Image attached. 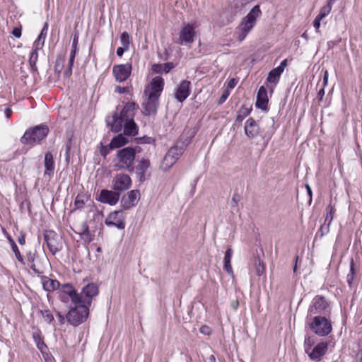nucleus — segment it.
Instances as JSON below:
<instances>
[{
	"label": "nucleus",
	"instance_id": "1",
	"mask_svg": "<svg viewBox=\"0 0 362 362\" xmlns=\"http://www.w3.org/2000/svg\"><path fill=\"white\" fill-rule=\"evenodd\" d=\"M49 133V127L45 124H40L28 128L21 137L20 141L24 145L33 146L45 139Z\"/></svg>",
	"mask_w": 362,
	"mask_h": 362
},
{
	"label": "nucleus",
	"instance_id": "2",
	"mask_svg": "<svg viewBox=\"0 0 362 362\" xmlns=\"http://www.w3.org/2000/svg\"><path fill=\"white\" fill-rule=\"evenodd\" d=\"M307 324L310 330L319 337H326L332 331V325L329 317L322 315L310 317V321L307 320Z\"/></svg>",
	"mask_w": 362,
	"mask_h": 362
},
{
	"label": "nucleus",
	"instance_id": "3",
	"mask_svg": "<svg viewBox=\"0 0 362 362\" xmlns=\"http://www.w3.org/2000/svg\"><path fill=\"white\" fill-rule=\"evenodd\" d=\"M262 11L259 4L255 5L250 12L243 18L239 29L240 33L238 35L239 41H242L247 36L248 33L254 28L256 24L257 19L262 16Z\"/></svg>",
	"mask_w": 362,
	"mask_h": 362
},
{
	"label": "nucleus",
	"instance_id": "4",
	"mask_svg": "<svg viewBox=\"0 0 362 362\" xmlns=\"http://www.w3.org/2000/svg\"><path fill=\"white\" fill-rule=\"evenodd\" d=\"M136 158L133 152L128 146L122 148L117 151L115 158L114 159L115 166L119 170H127L132 173L134 170V163Z\"/></svg>",
	"mask_w": 362,
	"mask_h": 362
},
{
	"label": "nucleus",
	"instance_id": "5",
	"mask_svg": "<svg viewBox=\"0 0 362 362\" xmlns=\"http://www.w3.org/2000/svg\"><path fill=\"white\" fill-rule=\"evenodd\" d=\"M27 260L30 269L38 275L44 274L45 269L49 264L45 250L41 254H38L37 250H29L27 253Z\"/></svg>",
	"mask_w": 362,
	"mask_h": 362
},
{
	"label": "nucleus",
	"instance_id": "6",
	"mask_svg": "<svg viewBox=\"0 0 362 362\" xmlns=\"http://www.w3.org/2000/svg\"><path fill=\"white\" fill-rule=\"evenodd\" d=\"M89 315V307L82 303L74 305L66 315V321L77 327L86 320Z\"/></svg>",
	"mask_w": 362,
	"mask_h": 362
},
{
	"label": "nucleus",
	"instance_id": "7",
	"mask_svg": "<svg viewBox=\"0 0 362 362\" xmlns=\"http://www.w3.org/2000/svg\"><path fill=\"white\" fill-rule=\"evenodd\" d=\"M330 314L331 307L326 298L322 296H316L308 308L307 320L313 315L329 317Z\"/></svg>",
	"mask_w": 362,
	"mask_h": 362
},
{
	"label": "nucleus",
	"instance_id": "8",
	"mask_svg": "<svg viewBox=\"0 0 362 362\" xmlns=\"http://www.w3.org/2000/svg\"><path fill=\"white\" fill-rule=\"evenodd\" d=\"M59 298L65 303L71 300L74 305L80 304L81 300L80 293L70 284L62 285L59 291Z\"/></svg>",
	"mask_w": 362,
	"mask_h": 362
},
{
	"label": "nucleus",
	"instance_id": "9",
	"mask_svg": "<svg viewBox=\"0 0 362 362\" xmlns=\"http://www.w3.org/2000/svg\"><path fill=\"white\" fill-rule=\"evenodd\" d=\"M165 81L163 77L158 76L152 78L144 89V95L153 98H160L163 90Z\"/></svg>",
	"mask_w": 362,
	"mask_h": 362
},
{
	"label": "nucleus",
	"instance_id": "10",
	"mask_svg": "<svg viewBox=\"0 0 362 362\" xmlns=\"http://www.w3.org/2000/svg\"><path fill=\"white\" fill-rule=\"evenodd\" d=\"M132 186V179L129 175L119 173L116 175L112 180V189L117 191L120 195L122 192L129 189Z\"/></svg>",
	"mask_w": 362,
	"mask_h": 362
},
{
	"label": "nucleus",
	"instance_id": "11",
	"mask_svg": "<svg viewBox=\"0 0 362 362\" xmlns=\"http://www.w3.org/2000/svg\"><path fill=\"white\" fill-rule=\"evenodd\" d=\"M189 141L185 140L181 143V145H179L180 141H177V144L172 146L165 154V159L168 157H170V162L168 163V168H172L173 165L178 160L180 156L184 153L185 147L189 144Z\"/></svg>",
	"mask_w": 362,
	"mask_h": 362
},
{
	"label": "nucleus",
	"instance_id": "12",
	"mask_svg": "<svg viewBox=\"0 0 362 362\" xmlns=\"http://www.w3.org/2000/svg\"><path fill=\"white\" fill-rule=\"evenodd\" d=\"M125 217L124 216L123 209L116 210L111 212L105 221V224L107 226H115L118 229H124L125 228Z\"/></svg>",
	"mask_w": 362,
	"mask_h": 362
},
{
	"label": "nucleus",
	"instance_id": "13",
	"mask_svg": "<svg viewBox=\"0 0 362 362\" xmlns=\"http://www.w3.org/2000/svg\"><path fill=\"white\" fill-rule=\"evenodd\" d=\"M98 294V286L90 283L86 285L80 293L81 303L90 306L93 298Z\"/></svg>",
	"mask_w": 362,
	"mask_h": 362
},
{
	"label": "nucleus",
	"instance_id": "14",
	"mask_svg": "<svg viewBox=\"0 0 362 362\" xmlns=\"http://www.w3.org/2000/svg\"><path fill=\"white\" fill-rule=\"evenodd\" d=\"M140 191L139 189H132L123 195L121 198V206L123 210H129L137 204L140 199Z\"/></svg>",
	"mask_w": 362,
	"mask_h": 362
},
{
	"label": "nucleus",
	"instance_id": "15",
	"mask_svg": "<svg viewBox=\"0 0 362 362\" xmlns=\"http://www.w3.org/2000/svg\"><path fill=\"white\" fill-rule=\"evenodd\" d=\"M132 65L130 63L115 65L112 73L118 82L125 81L131 76Z\"/></svg>",
	"mask_w": 362,
	"mask_h": 362
},
{
	"label": "nucleus",
	"instance_id": "16",
	"mask_svg": "<svg viewBox=\"0 0 362 362\" xmlns=\"http://www.w3.org/2000/svg\"><path fill=\"white\" fill-rule=\"evenodd\" d=\"M119 197L120 194L117 191L103 189L100 190L96 200L103 204L114 206L119 202Z\"/></svg>",
	"mask_w": 362,
	"mask_h": 362
},
{
	"label": "nucleus",
	"instance_id": "17",
	"mask_svg": "<svg viewBox=\"0 0 362 362\" xmlns=\"http://www.w3.org/2000/svg\"><path fill=\"white\" fill-rule=\"evenodd\" d=\"M191 82L187 80H182L176 88L174 97L180 103H183L189 95Z\"/></svg>",
	"mask_w": 362,
	"mask_h": 362
},
{
	"label": "nucleus",
	"instance_id": "18",
	"mask_svg": "<svg viewBox=\"0 0 362 362\" xmlns=\"http://www.w3.org/2000/svg\"><path fill=\"white\" fill-rule=\"evenodd\" d=\"M142 114L144 116H150L151 115H156L159 107V99L147 96V99L142 103Z\"/></svg>",
	"mask_w": 362,
	"mask_h": 362
},
{
	"label": "nucleus",
	"instance_id": "19",
	"mask_svg": "<svg viewBox=\"0 0 362 362\" xmlns=\"http://www.w3.org/2000/svg\"><path fill=\"white\" fill-rule=\"evenodd\" d=\"M196 32L192 25L189 23H183V26L180 33V40L185 44H190L194 42Z\"/></svg>",
	"mask_w": 362,
	"mask_h": 362
},
{
	"label": "nucleus",
	"instance_id": "20",
	"mask_svg": "<svg viewBox=\"0 0 362 362\" xmlns=\"http://www.w3.org/2000/svg\"><path fill=\"white\" fill-rule=\"evenodd\" d=\"M328 349V343L321 341L318 343L308 354L310 358L313 361H320Z\"/></svg>",
	"mask_w": 362,
	"mask_h": 362
},
{
	"label": "nucleus",
	"instance_id": "21",
	"mask_svg": "<svg viewBox=\"0 0 362 362\" xmlns=\"http://www.w3.org/2000/svg\"><path fill=\"white\" fill-rule=\"evenodd\" d=\"M134 116L135 113H132L130 117L124 119L123 134L127 136H136L139 134V126L134 119Z\"/></svg>",
	"mask_w": 362,
	"mask_h": 362
},
{
	"label": "nucleus",
	"instance_id": "22",
	"mask_svg": "<svg viewBox=\"0 0 362 362\" xmlns=\"http://www.w3.org/2000/svg\"><path fill=\"white\" fill-rule=\"evenodd\" d=\"M269 98L267 96V88L262 86L258 90L255 107L262 111H268Z\"/></svg>",
	"mask_w": 362,
	"mask_h": 362
},
{
	"label": "nucleus",
	"instance_id": "23",
	"mask_svg": "<svg viewBox=\"0 0 362 362\" xmlns=\"http://www.w3.org/2000/svg\"><path fill=\"white\" fill-rule=\"evenodd\" d=\"M260 128L254 118H248L245 124V134L250 139L255 138L259 133Z\"/></svg>",
	"mask_w": 362,
	"mask_h": 362
},
{
	"label": "nucleus",
	"instance_id": "24",
	"mask_svg": "<svg viewBox=\"0 0 362 362\" xmlns=\"http://www.w3.org/2000/svg\"><path fill=\"white\" fill-rule=\"evenodd\" d=\"M151 163L149 159L148 158H141L139 164L135 166V173L137 175L139 181L142 183L144 182L146 178V170L150 168Z\"/></svg>",
	"mask_w": 362,
	"mask_h": 362
},
{
	"label": "nucleus",
	"instance_id": "25",
	"mask_svg": "<svg viewBox=\"0 0 362 362\" xmlns=\"http://www.w3.org/2000/svg\"><path fill=\"white\" fill-rule=\"evenodd\" d=\"M129 139L123 133H119L117 135L113 136L109 144V148L116 149L124 148L125 145L129 144Z\"/></svg>",
	"mask_w": 362,
	"mask_h": 362
},
{
	"label": "nucleus",
	"instance_id": "26",
	"mask_svg": "<svg viewBox=\"0 0 362 362\" xmlns=\"http://www.w3.org/2000/svg\"><path fill=\"white\" fill-rule=\"evenodd\" d=\"M41 282L43 288L47 292H52L61 288L60 283L56 279H49L47 276H41Z\"/></svg>",
	"mask_w": 362,
	"mask_h": 362
},
{
	"label": "nucleus",
	"instance_id": "27",
	"mask_svg": "<svg viewBox=\"0 0 362 362\" xmlns=\"http://www.w3.org/2000/svg\"><path fill=\"white\" fill-rule=\"evenodd\" d=\"M124 119L117 117V112H115L112 115V122H110L106 119L107 125L110 127L111 132L114 133H119L122 128L124 129Z\"/></svg>",
	"mask_w": 362,
	"mask_h": 362
},
{
	"label": "nucleus",
	"instance_id": "28",
	"mask_svg": "<svg viewBox=\"0 0 362 362\" xmlns=\"http://www.w3.org/2000/svg\"><path fill=\"white\" fill-rule=\"evenodd\" d=\"M139 109V105L135 102H128L122 109L117 117L126 119L130 117L132 113H134L136 110Z\"/></svg>",
	"mask_w": 362,
	"mask_h": 362
},
{
	"label": "nucleus",
	"instance_id": "29",
	"mask_svg": "<svg viewBox=\"0 0 362 362\" xmlns=\"http://www.w3.org/2000/svg\"><path fill=\"white\" fill-rule=\"evenodd\" d=\"M54 160L53 155L50 151H47L45 154V175H51L54 173Z\"/></svg>",
	"mask_w": 362,
	"mask_h": 362
},
{
	"label": "nucleus",
	"instance_id": "30",
	"mask_svg": "<svg viewBox=\"0 0 362 362\" xmlns=\"http://www.w3.org/2000/svg\"><path fill=\"white\" fill-rule=\"evenodd\" d=\"M48 30V23L46 22L44 24V26L38 35L36 40L34 42L33 47L36 48V49H42L44 44H45V40L47 36Z\"/></svg>",
	"mask_w": 362,
	"mask_h": 362
},
{
	"label": "nucleus",
	"instance_id": "31",
	"mask_svg": "<svg viewBox=\"0 0 362 362\" xmlns=\"http://www.w3.org/2000/svg\"><path fill=\"white\" fill-rule=\"evenodd\" d=\"M33 339L35 343L36 344L37 349L40 351V352L42 354H47V351H48V347L44 342L42 338L41 337L40 331L33 333Z\"/></svg>",
	"mask_w": 362,
	"mask_h": 362
},
{
	"label": "nucleus",
	"instance_id": "32",
	"mask_svg": "<svg viewBox=\"0 0 362 362\" xmlns=\"http://www.w3.org/2000/svg\"><path fill=\"white\" fill-rule=\"evenodd\" d=\"M233 257V250H226L223 258V269L231 276H233V271L231 267V259Z\"/></svg>",
	"mask_w": 362,
	"mask_h": 362
},
{
	"label": "nucleus",
	"instance_id": "33",
	"mask_svg": "<svg viewBox=\"0 0 362 362\" xmlns=\"http://www.w3.org/2000/svg\"><path fill=\"white\" fill-rule=\"evenodd\" d=\"M253 261L256 274L259 276L264 274L265 272V265L261 259L260 255L259 253H257V255L254 257Z\"/></svg>",
	"mask_w": 362,
	"mask_h": 362
},
{
	"label": "nucleus",
	"instance_id": "34",
	"mask_svg": "<svg viewBox=\"0 0 362 362\" xmlns=\"http://www.w3.org/2000/svg\"><path fill=\"white\" fill-rule=\"evenodd\" d=\"M355 276H356L355 264H354V259L351 258L350 260L349 273L346 276V282L350 288L353 287Z\"/></svg>",
	"mask_w": 362,
	"mask_h": 362
},
{
	"label": "nucleus",
	"instance_id": "35",
	"mask_svg": "<svg viewBox=\"0 0 362 362\" xmlns=\"http://www.w3.org/2000/svg\"><path fill=\"white\" fill-rule=\"evenodd\" d=\"M90 196H87L85 194H78L74 201V206L76 209H81L83 208L86 202L88 201Z\"/></svg>",
	"mask_w": 362,
	"mask_h": 362
},
{
	"label": "nucleus",
	"instance_id": "36",
	"mask_svg": "<svg viewBox=\"0 0 362 362\" xmlns=\"http://www.w3.org/2000/svg\"><path fill=\"white\" fill-rule=\"evenodd\" d=\"M81 238L87 243L92 241L91 235L87 222H83L81 226V232L80 233Z\"/></svg>",
	"mask_w": 362,
	"mask_h": 362
},
{
	"label": "nucleus",
	"instance_id": "37",
	"mask_svg": "<svg viewBox=\"0 0 362 362\" xmlns=\"http://www.w3.org/2000/svg\"><path fill=\"white\" fill-rule=\"evenodd\" d=\"M64 59L61 55L57 57L54 66V71L57 77L59 78L60 74L64 68Z\"/></svg>",
	"mask_w": 362,
	"mask_h": 362
},
{
	"label": "nucleus",
	"instance_id": "38",
	"mask_svg": "<svg viewBox=\"0 0 362 362\" xmlns=\"http://www.w3.org/2000/svg\"><path fill=\"white\" fill-rule=\"evenodd\" d=\"M134 141L137 144H153L156 146V140L155 138L144 135L141 137L134 138Z\"/></svg>",
	"mask_w": 362,
	"mask_h": 362
},
{
	"label": "nucleus",
	"instance_id": "39",
	"mask_svg": "<svg viewBox=\"0 0 362 362\" xmlns=\"http://www.w3.org/2000/svg\"><path fill=\"white\" fill-rule=\"evenodd\" d=\"M334 213V206L330 202L329 205L326 207V217L325 220V223H328V226H330L333 220Z\"/></svg>",
	"mask_w": 362,
	"mask_h": 362
},
{
	"label": "nucleus",
	"instance_id": "40",
	"mask_svg": "<svg viewBox=\"0 0 362 362\" xmlns=\"http://www.w3.org/2000/svg\"><path fill=\"white\" fill-rule=\"evenodd\" d=\"M39 313L42 315L44 320L48 324H53L54 321L53 314L49 309L39 310Z\"/></svg>",
	"mask_w": 362,
	"mask_h": 362
},
{
	"label": "nucleus",
	"instance_id": "41",
	"mask_svg": "<svg viewBox=\"0 0 362 362\" xmlns=\"http://www.w3.org/2000/svg\"><path fill=\"white\" fill-rule=\"evenodd\" d=\"M334 2V1H330V0H328L327 4L321 8L320 13L317 16L322 19L325 18L330 13L332 10V6Z\"/></svg>",
	"mask_w": 362,
	"mask_h": 362
},
{
	"label": "nucleus",
	"instance_id": "42",
	"mask_svg": "<svg viewBox=\"0 0 362 362\" xmlns=\"http://www.w3.org/2000/svg\"><path fill=\"white\" fill-rule=\"evenodd\" d=\"M281 75L278 74V73L272 69L268 74L267 81L269 83L276 84L280 78Z\"/></svg>",
	"mask_w": 362,
	"mask_h": 362
},
{
	"label": "nucleus",
	"instance_id": "43",
	"mask_svg": "<svg viewBox=\"0 0 362 362\" xmlns=\"http://www.w3.org/2000/svg\"><path fill=\"white\" fill-rule=\"evenodd\" d=\"M51 235H54V233L50 232L49 234L44 235V239L47 244V246L48 247V249H58L54 244L56 240L53 238L50 237Z\"/></svg>",
	"mask_w": 362,
	"mask_h": 362
},
{
	"label": "nucleus",
	"instance_id": "44",
	"mask_svg": "<svg viewBox=\"0 0 362 362\" xmlns=\"http://www.w3.org/2000/svg\"><path fill=\"white\" fill-rule=\"evenodd\" d=\"M240 200V196L238 193L235 192L233 197H232V204H231V212H238V204Z\"/></svg>",
	"mask_w": 362,
	"mask_h": 362
},
{
	"label": "nucleus",
	"instance_id": "45",
	"mask_svg": "<svg viewBox=\"0 0 362 362\" xmlns=\"http://www.w3.org/2000/svg\"><path fill=\"white\" fill-rule=\"evenodd\" d=\"M315 344L314 339L311 337L307 336L305 338V351L306 354H309L310 351L313 349L312 346Z\"/></svg>",
	"mask_w": 362,
	"mask_h": 362
},
{
	"label": "nucleus",
	"instance_id": "46",
	"mask_svg": "<svg viewBox=\"0 0 362 362\" xmlns=\"http://www.w3.org/2000/svg\"><path fill=\"white\" fill-rule=\"evenodd\" d=\"M120 41H121V43H122V46H124V47H126L127 48L129 47L130 36H129V33L127 31H124L120 35Z\"/></svg>",
	"mask_w": 362,
	"mask_h": 362
},
{
	"label": "nucleus",
	"instance_id": "47",
	"mask_svg": "<svg viewBox=\"0 0 362 362\" xmlns=\"http://www.w3.org/2000/svg\"><path fill=\"white\" fill-rule=\"evenodd\" d=\"M38 50L39 49H36V48L34 47L31 52L28 61L30 66H34V65L36 64L38 59Z\"/></svg>",
	"mask_w": 362,
	"mask_h": 362
},
{
	"label": "nucleus",
	"instance_id": "48",
	"mask_svg": "<svg viewBox=\"0 0 362 362\" xmlns=\"http://www.w3.org/2000/svg\"><path fill=\"white\" fill-rule=\"evenodd\" d=\"M113 149L109 148V144L107 145H104L102 142L100 144V154L103 157L104 159L106 158L107 156L110 153L111 151Z\"/></svg>",
	"mask_w": 362,
	"mask_h": 362
},
{
	"label": "nucleus",
	"instance_id": "49",
	"mask_svg": "<svg viewBox=\"0 0 362 362\" xmlns=\"http://www.w3.org/2000/svg\"><path fill=\"white\" fill-rule=\"evenodd\" d=\"M252 110V107L248 108L246 107L245 105H243L238 110V113L243 118H245L250 114Z\"/></svg>",
	"mask_w": 362,
	"mask_h": 362
},
{
	"label": "nucleus",
	"instance_id": "50",
	"mask_svg": "<svg viewBox=\"0 0 362 362\" xmlns=\"http://www.w3.org/2000/svg\"><path fill=\"white\" fill-rule=\"evenodd\" d=\"M229 94H230L229 91L227 89L224 90L222 93V95L217 100V105H222L226 100V99L229 96Z\"/></svg>",
	"mask_w": 362,
	"mask_h": 362
},
{
	"label": "nucleus",
	"instance_id": "51",
	"mask_svg": "<svg viewBox=\"0 0 362 362\" xmlns=\"http://www.w3.org/2000/svg\"><path fill=\"white\" fill-rule=\"evenodd\" d=\"M175 64L173 62H167L163 64V71L165 74L169 73L173 68Z\"/></svg>",
	"mask_w": 362,
	"mask_h": 362
},
{
	"label": "nucleus",
	"instance_id": "52",
	"mask_svg": "<svg viewBox=\"0 0 362 362\" xmlns=\"http://www.w3.org/2000/svg\"><path fill=\"white\" fill-rule=\"evenodd\" d=\"M151 71L155 74H160L163 71L162 64H153L151 66Z\"/></svg>",
	"mask_w": 362,
	"mask_h": 362
},
{
	"label": "nucleus",
	"instance_id": "53",
	"mask_svg": "<svg viewBox=\"0 0 362 362\" xmlns=\"http://www.w3.org/2000/svg\"><path fill=\"white\" fill-rule=\"evenodd\" d=\"M12 35L16 37V38H19L21 36V34H22V27L21 25L20 26H16V27H14L12 32H11Z\"/></svg>",
	"mask_w": 362,
	"mask_h": 362
},
{
	"label": "nucleus",
	"instance_id": "54",
	"mask_svg": "<svg viewBox=\"0 0 362 362\" xmlns=\"http://www.w3.org/2000/svg\"><path fill=\"white\" fill-rule=\"evenodd\" d=\"M199 331L202 334L208 336L210 335L211 333V329L207 325H202L200 327Z\"/></svg>",
	"mask_w": 362,
	"mask_h": 362
},
{
	"label": "nucleus",
	"instance_id": "55",
	"mask_svg": "<svg viewBox=\"0 0 362 362\" xmlns=\"http://www.w3.org/2000/svg\"><path fill=\"white\" fill-rule=\"evenodd\" d=\"M115 92L119 93L120 94L128 93L129 92V88L128 86L121 87L117 86L115 87Z\"/></svg>",
	"mask_w": 362,
	"mask_h": 362
},
{
	"label": "nucleus",
	"instance_id": "56",
	"mask_svg": "<svg viewBox=\"0 0 362 362\" xmlns=\"http://www.w3.org/2000/svg\"><path fill=\"white\" fill-rule=\"evenodd\" d=\"M322 19L320 18V17L318 16H316L314 21H313V26L314 28H315V31L317 33H320V21H322Z\"/></svg>",
	"mask_w": 362,
	"mask_h": 362
},
{
	"label": "nucleus",
	"instance_id": "57",
	"mask_svg": "<svg viewBox=\"0 0 362 362\" xmlns=\"http://www.w3.org/2000/svg\"><path fill=\"white\" fill-rule=\"evenodd\" d=\"M170 162V157H168L167 160L165 159V156L163 158V163H162V168L163 171L166 172L168 171L171 168L168 167V163Z\"/></svg>",
	"mask_w": 362,
	"mask_h": 362
},
{
	"label": "nucleus",
	"instance_id": "58",
	"mask_svg": "<svg viewBox=\"0 0 362 362\" xmlns=\"http://www.w3.org/2000/svg\"><path fill=\"white\" fill-rule=\"evenodd\" d=\"M78 37H79V34H78V31L76 30L74 34L73 42H72V48L78 49L77 45H78Z\"/></svg>",
	"mask_w": 362,
	"mask_h": 362
},
{
	"label": "nucleus",
	"instance_id": "59",
	"mask_svg": "<svg viewBox=\"0 0 362 362\" xmlns=\"http://www.w3.org/2000/svg\"><path fill=\"white\" fill-rule=\"evenodd\" d=\"M329 226H328V223H324L323 225L321 226L320 228V232L321 233V236H322L325 233H327L329 232Z\"/></svg>",
	"mask_w": 362,
	"mask_h": 362
},
{
	"label": "nucleus",
	"instance_id": "60",
	"mask_svg": "<svg viewBox=\"0 0 362 362\" xmlns=\"http://www.w3.org/2000/svg\"><path fill=\"white\" fill-rule=\"evenodd\" d=\"M308 195L309 196L308 204L310 205L312 203L313 192L310 186L308 184L305 185Z\"/></svg>",
	"mask_w": 362,
	"mask_h": 362
},
{
	"label": "nucleus",
	"instance_id": "61",
	"mask_svg": "<svg viewBox=\"0 0 362 362\" xmlns=\"http://www.w3.org/2000/svg\"><path fill=\"white\" fill-rule=\"evenodd\" d=\"M130 150H132V152H133V154L134 157L136 158V154L141 152L142 148L139 146H128Z\"/></svg>",
	"mask_w": 362,
	"mask_h": 362
},
{
	"label": "nucleus",
	"instance_id": "62",
	"mask_svg": "<svg viewBox=\"0 0 362 362\" xmlns=\"http://www.w3.org/2000/svg\"><path fill=\"white\" fill-rule=\"evenodd\" d=\"M16 259L23 264H25L23 256L21 254L20 250H13Z\"/></svg>",
	"mask_w": 362,
	"mask_h": 362
},
{
	"label": "nucleus",
	"instance_id": "63",
	"mask_svg": "<svg viewBox=\"0 0 362 362\" xmlns=\"http://www.w3.org/2000/svg\"><path fill=\"white\" fill-rule=\"evenodd\" d=\"M238 80L237 78H232L229 80V81L228 82V85H227V87L228 88H233L236 84L238 83Z\"/></svg>",
	"mask_w": 362,
	"mask_h": 362
},
{
	"label": "nucleus",
	"instance_id": "64",
	"mask_svg": "<svg viewBox=\"0 0 362 362\" xmlns=\"http://www.w3.org/2000/svg\"><path fill=\"white\" fill-rule=\"evenodd\" d=\"M129 48L123 46V47H119L117 48V55L119 57H122L125 51L128 50Z\"/></svg>",
	"mask_w": 362,
	"mask_h": 362
}]
</instances>
